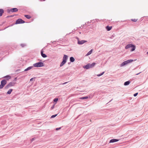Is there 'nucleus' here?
<instances>
[{
	"instance_id": "30",
	"label": "nucleus",
	"mask_w": 148,
	"mask_h": 148,
	"mask_svg": "<svg viewBox=\"0 0 148 148\" xmlns=\"http://www.w3.org/2000/svg\"><path fill=\"white\" fill-rule=\"evenodd\" d=\"M58 98H55L53 99V101L54 102H56L57 101H58Z\"/></svg>"
},
{
	"instance_id": "36",
	"label": "nucleus",
	"mask_w": 148,
	"mask_h": 148,
	"mask_svg": "<svg viewBox=\"0 0 148 148\" xmlns=\"http://www.w3.org/2000/svg\"><path fill=\"white\" fill-rule=\"evenodd\" d=\"M33 78H31V79H30V81H32L33 80Z\"/></svg>"
},
{
	"instance_id": "42",
	"label": "nucleus",
	"mask_w": 148,
	"mask_h": 148,
	"mask_svg": "<svg viewBox=\"0 0 148 148\" xmlns=\"http://www.w3.org/2000/svg\"><path fill=\"white\" fill-rule=\"evenodd\" d=\"M112 100V99L110 101V102Z\"/></svg>"
},
{
	"instance_id": "22",
	"label": "nucleus",
	"mask_w": 148,
	"mask_h": 148,
	"mask_svg": "<svg viewBox=\"0 0 148 148\" xmlns=\"http://www.w3.org/2000/svg\"><path fill=\"white\" fill-rule=\"evenodd\" d=\"M88 98V96H86V97H80L79 98V99H87Z\"/></svg>"
},
{
	"instance_id": "8",
	"label": "nucleus",
	"mask_w": 148,
	"mask_h": 148,
	"mask_svg": "<svg viewBox=\"0 0 148 148\" xmlns=\"http://www.w3.org/2000/svg\"><path fill=\"white\" fill-rule=\"evenodd\" d=\"M136 48V46L132 44H130V50L132 51H134Z\"/></svg>"
},
{
	"instance_id": "29",
	"label": "nucleus",
	"mask_w": 148,
	"mask_h": 148,
	"mask_svg": "<svg viewBox=\"0 0 148 148\" xmlns=\"http://www.w3.org/2000/svg\"><path fill=\"white\" fill-rule=\"evenodd\" d=\"M15 15H10V16H7L6 18H9V17H13Z\"/></svg>"
},
{
	"instance_id": "23",
	"label": "nucleus",
	"mask_w": 148,
	"mask_h": 148,
	"mask_svg": "<svg viewBox=\"0 0 148 148\" xmlns=\"http://www.w3.org/2000/svg\"><path fill=\"white\" fill-rule=\"evenodd\" d=\"M24 16L27 19H29L31 17L29 15H26Z\"/></svg>"
},
{
	"instance_id": "35",
	"label": "nucleus",
	"mask_w": 148,
	"mask_h": 148,
	"mask_svg": "<svg viewBox=\"0 0 148 148\" xmlns=\"http://www.w3.org/2000/svg\"><path fill=\"white\" fill-rule=\"evenodd\" d=\"M60 129H61V127H60V128H56V130H60Z\"/></svg>"
},
{
	"instance_id": "32",
	"label": "nucleus",
	"mask_w": 148,
	"mask_h": 148,
	"mask_svg": "<svg viewBox=\"0 0 148 148\" xmlns=\"http://www.w3.org/2000/svg\"><path fill=\"white\" fill-rule=\"evenodd\" d=\"M138 94V93H135V94H134V97H136V96Z\"/></svg>"
},
{
	"instance_id": "1",
	"label": "nucleus",
	"mask_w": 148,
	"mask_h": 148,
	"mask_svg": "<svg viewBox=\"0 0 148 148\" xmlns=\"http://www.w3.org/2000/svg\"><path fill=\"white\" fill-rule=\"evenodd\" d=\"M95 64L96 63L95 62H93L92 64L89 63L87 64L86 65L84 66L83 67L84 69H89L93 67Z\"/></svg>"
},
{
	"instance_id": "17",
	"label": "nucleus",
	"mask_w": 148,
	"mask_h": 148,
	"mask_svg": "<svg viewBox=\"0 0 148 148\" xmlns=\"http://www.w3.org/2000/svg\"><path fill=\"white\" fill-rule=\"evenodd\" d=\"M66 62L62 60V62H61V63L60 65V67L62 66Z\"/></svg>"
},
{
	"instance_id": "4",
	"label": "nucleus",
	"mask_w": 148,
	"mask_h": 148,
	"mask_svg": "<svg viewBox=\"0 0 148 148\" xmlns=\"http://www.w3.org/2000/svg\"><path fill=\"white\" fill-rule=\"evenodd\" d=\"M0 85V89L2 88L7 83V81L5 79H3L1 81Z\"/></svg>"
},
{
	"instance_id": "25",
	"label": "nucleus",
	"mask_w": 148,
	"mask_h": 148,
	"mask_svg": "<svg viewBox=\"0 0 148 148\" xmlns=\"http://www.w3.org/2000/svg\"><path fill=\"white\" fill-rule=\"evenodd\" d=\"M104 73V72H103L100 74H99L97 75V76L99 77L102 75Z\"/></svg>"
},
{
	"instance_id": "39",
	"label": "nucleus",
	"mask_w": 148,
	"mask_h": 148,
	"mask_svg": "<svg viewBox=\"0 0 148 148\" xmlns=\"http://www.w3.org/2000/svg\"><path fill=\"white\" fill-rule=\"evenodd\" d=\"M38 61H41V60H40V59H38Z\"/></svg>"
},
{
	"instance_id": "27",
	"label": "nucleus",
	"mask_w": 148,
	"mask_h": 148,
	"mask_svg": "<svg viewBox=\"0 0 148 148\" xmlns=\"http://www.w3.org/2000/svg\"><path fill=\"white\" fill-rule=\"evenodd\" d=\"M57 114H55V115H52V116H51V118H54L56 116H57Z\"/></svg>"
},
{
	"instance_id": "7",
	"label": "nucleus",
	"mask_w": 148,
	"mask_h": 148,
	"mask_svg": "<svg viewBox=\"0 0 148 148\" xmlns=\"http://www.w3.org/2000/svg\"><path fill=\"white\" fill-rule=\"evenodd\" d=\"M77 39L78 40L77 43L79 45H82L87 42L86 40H82L81 41H79V38H77Z\"/></svg>"
},
{
	"instance_id": "16",
	"label": "nucleus",
	"mask_w": 148,
	"mask_h": 148,
	"mask_svg": "<svg viewBox=\"0 0 148 148\" xmlns=\"http://www.w3.org/2000/svg\"><path fill=\"white\" fill-rule=\"evenodd\" d=\"M75 59L73 57H71L70 58V60L71 62H73L75 61Z\"/></svg>"
},
{
	"instance_id": "41",
	"label": "nucleus",
	"mask_w": 148,
	"mask_h": 148,
	"mask_svg": "<svg viewBox=\"0 0 148 148\" xmlns=\"http://www.w3.org/2000/svg\"><path fill=\"white\" fill-rule=\"evenodd\" d=\"M147 54H148V51L147 53Z\"/></svg>"
},
{
	"instance_id": "15",
	"label": "nucleus",
	"mask_w": 148,
	"mask_h": 148,
	"mask_svg": "<svg viewBox=\"0 0 148 148\" xmlns=\"http://www.w3.org/2000/svg\"><path fill=\"white\" fill-rule=\"evenodd\" d=\"M33 67V66H31L29 67L28 68H27V69H25L24 70V71H28V70L31 69Z\"/></svg>"
},
{
	"instance_id": "44",
	"label": "nucleus",
	"mask_w": 148,
	"mask_h": 148,
	"mask_svg": "<svg viewBox=\"0 0 148 148\" xmlns=\"http://www.w3.org/2000/svg\"><path fill=\"white\" fill-rule=\"evenodd\" d=\"M70 62H69V64H70Z\"/></svg>"
},
{
	"instance_id": "2",
	"label": "nucleus",
	"mask_w": 148,
	"mask_h": 148,
	"mask_svg": "<svg viewBox=\"0 0 148 148\" xmlns=\"http://www.w3.org/2000/svg\"><path fill=\"white\" fill-rule=\"evenodd\" d=\"M44 66V64L41 62H39L33 64V66L36 67H42Z\"/></svg>"
},
{
	"instance_id": "5",
	"label": "nucleus",
	"mask_w": 148,
	"mask_h": 148,
	"mask_svg": "<svg viewBox=\"0 0 148 148\" xmlns=\"http://www.w3.org/2000/svg\"><path fill=\"white\" fill-rule=\"evenodd\" d=\"M25 22L21 18H18L17 20L15 23V24H22L25 23Z\"/></svg>"
},
{
	"instance_id": "20",
	"label": "nucleus",
	"mask_w": 148,
	"mask_h": 148,
	"mask_svg": "<svg viewBox=\"0 0 148 148\" xmlns=\"http://www.w3.org/2000/svg\"><path fill=\"white\" fill-rule=\"evenodd\" d=\"M130 84V80H128L127 81L125 82L124 83V85L125 86H127Z\"/></svg>"
},
{
	"instance_id": "37",
	"label": "nucleus",
	"mask_w": 148,
	"mask_h": 148,
	"mask_svg": "<svg viewBox=\"0 0 148 148\" xmlns=\"http://www.w3.org/2000/svg\"><path fill=\"white\" fill-rule=\"evenodd\" d=\"M68 82H65V83H64L63 84H66V83H67Z\"/></svg>"
},
{
	"instance_id": "9",
	"label": "nucleus",
	"mask_w": 148,
	"mask_h": 148,
	"mask_svg": "<svg viewBox=\"0 0 148 148\" xmlns=\"http://www.w3.org/2000/svg\"><path fill=\"white\" fill-rule=\"evenodd\" d=\"M129 63H130V60H128L122 63L121 64V66H123Z\"/></svg>"
},
{
	"instance_id": "11",
	"label": "nucleus",
	"mask_w": 148,
	"mask_h": 148,
	"mask_svg": "<svg viewBox=\"0 0 148 148\" xmlns=\"http://www.w3.org/2000/svg\"><path fill=\"white\" fill-rule=\"evenodd\" d=\"M68 57L66 55H64V56L62 60L66 62L67 60L68 59Z\"/></svg>"
},
{
	"instance_id": "43",
	"label": "nucleus",
	"mask_w": 148,
	"mask_h": 148,
	"mask_svg": "<svg viewBox=\"0 0 148 148\" xmlns=\"http://www.w3.org/2000/svg\"><path fill=\"white\" fill-rule=\"evenodd\" d=\"M70 62H69V64H70Z\"/></svg>"
},
{
	"instance_id": "13",
	"label": "nucleus",
	"mask_w": 148,
	"mask_h": 148,
	"mask_svg": "<svg viewBox=\"0 0 148 148\" xmlns=\"http://www.w3.org/2000/svg\"><path fill=\"white\" fill-rule=\"evenodd\" d=\"M112 28V26H109L108 25L106 27V28L108 31H109L111 30Z\"/></svg>"
},
{
	"instance_id": "24",
	"label": "nucleus",
	"mask_w": 148,
	"mask_h": 148,
	"mask_svg": "<svg viewBox=\"0 0 148 148\" xmlns=\"http://www.w3.org/2000/svg\"><path fill=\"white\" fill-rule=\"evenodd\" d=\"M93 50L92 49H91L90 51H89L87 54L86 55V56H88L90 55L92 52V51Z\"/></svg>"
},
{
	"instance_id": "3",
	"label": "nucleus",
	"mask_w": 148,
	"mask_h": 148,
	"mask_svg": "<svg viewBox=\"0 0 148 148\" xmlns=\"http://www.w3.org/2000/svg\"><path fill=\"white\" fill-rule=\"evenodd\" d=\"M15 83L13 82H11L8 84L5 87V89H8L9 88L14 86Z\"/></svg>"
},
{
	"instance_id": "38",
	"label": "nucleus",
	"mask_w": 148,
	"mask_h": 148,
	"mask_svg": "<svg viewBox=\"0 0 148 148\" xmlns=\"http://www.w3.org/2000/svg\"><path fill=\"white\" fill-rule=\"evenodd\" d=\"M46 0H40V1H45Z\"/></svg>"
},
{
	"instance_id": "6",
	"label": "nucleus",
	"mask_w": 148,
	"mask_h": 148,
	"mask_svg": "<svg viewBox=\"0 0 148 148\" xmlns=\"http://www.w3.org/2000/svg\"><path fill=\"white\" fill-rule=\"evenodd\" d=\"M18 10V9L16 8H11L10 10L8 9L7 12H17Z\"/></svg>"
},
{
	"instance_id": "19",
	"label": "nucleus",
	"mask_w": 148,
	"mask_h": 148,
	"mask_svg": "<svg viewBox=\"0 0 148 148\" xmlns=\"http://www.w3.org/2000/svg\"><path fill=\"white\" fill-rule=\"evenodd\" d=\"M12 90H13L12 89H10L8 91V92L7 93V94H9V95L11 93L12 91Z\"/></svg>"
},
{
	"instance_id": "21",
	"label": "nucleus",
	"mask_w": 148,
	"mask_h": 148,
	"mask_svg": "<svg viewBox=\"0 0 148 148\" xmlns=\"http://www.w3.org/2000/svg\"><path fill=\"white\" fill-rule=\"evenodd\" d=\"M20 45V46H21V47H22L23 48V47H25L27 45L25 43H22V44H21Z\"/></svg>"
},
{
	"instance_id": "33",
	"label": "nucleus",
	"mask_w": 148,
	"mask_h": 148,
	"mask_svg": "<svg viewBox=\"0 0 148 148\" xmlns=\"http://www.w3.org/2000/svg\"><path fill=\"white\" fill-rule=\"evenodd\" d=\"M35 140V138H32L31 141L32 142L33 140Z\"/></svg>"
},
{
	"instance_id": "26",
	"label": "nucleus",
	"mask_w": 148,
	"mask_h": 148,
	"mask_svg": "<svg viewBox=\"0 0 148 148\" xmlns=\"http://www.w3.org/2000/svg\"><path fill=\"white\" fill-rule=\"evenodd\" d=\"M130 48V44H128L127 46H126L125 47V48L126 49H127Z\"/></svg>"
},
{
	"instance_id": "12",
	"label": "nucleus",
	"mask_w": 148,
	"mask_h": 148,
	"mask_svg": "<svg viewBox=\"0 0 148 148\" xmlns=\"http://www.w3.org/2000/svg\"><path fill=\"white\" fill-rule=\"evenodd\" d=\"M119 140L117 139H112L111 140H110L109 143H114V142H117V141H118Z\"/></svg>"
},
{
	"instance_id": "18",
	"label": "nucleus",
	"mask_w": 148,
	"mask_h": 148,
	"mask_svg": "<svg viewBox=\"0 0 148 148\" xmlns=\"http://www.w3.org/2000/svg\"><path fill=\"white\" fill-rule=\"evenodd\" d=\"M3 77L4 78H6L7 80H8L9 79L11 78V77L9 75H7L4 77Z\"/></svg>"
},
{
	"instance_id": "14",
	"label": "nucleus",
	"mask_w": 148,
	"mask_h": 148,
	"mask_svg": "<svg viewBox=\"0 0 148 148\" xmlns=\"http://www.w3.org/2000/svg\"><path fill=\"white\" fill-rule=\"evenodd\" d=\"M4 13V10L2 9H0V16H1Z\"/></svg>"
},
{
	"instance_id": "28",
	"label": "nucleus",
	"mask_w": 148,
	"mask_h": 148,
	"mask_svg": "<svg viewBox=\"0 0 148 148\" xmlns=\"http://www.w3.org/2000/svg\"><path fill=\"white\" fill-rule=\"evenodd\" d=\"M131 20L133 21L136 22L137 21V19H131Z\"/></svg>"
},
{
	"instance_id": "40",
	"label": "nucleus",
	"mask_w": 148,
	"mask_h": 148,
	"mask_svg": "<svg viewBox=\"0 0 148 148\" xmlns=\"http://www.w3.org/2000/svg\"><path fill=\"white\" fill-rule=\"evenodd\" d=\"M14 80H16V78H15Z\"/></svg>"
},
{
	"instance_id": "34",
	"label": "nucleus",
	"mask_w": 148,
	"mask_h": 148,
	"mask_svg": "<svg viewBox=\"0 0 148 148\" xmlns=\"http://www.w3.org/2000/svg\"><path fill=\"white\" fill-rule=\"evenodd\" d=\"M54 105H53V106H52L51 107V109H53L54 108Z\"/></svg>"
},
{
	"instance_id": "31",
	"label": "nucleus",
	"mask_w": 148,
	"mask_h": 148,
	"mask_svg": "<svg viewBox=\"0 0 148 148\" xmlns=\"http://www.w3.org/2000/svg\"><path fill=\"white\" fill-rule=\"evenodd\" d=\"M136 59H135V60H132V59H130V63L132 62L133 61H134L136 60Z\"/></svg>"
},
{
	"instance_id": "10",
	"label": "nucleus",
	"mask_w": 148,
	"mask_h": 148,
	"mask_svg": "<svg viewBox=\"0 0 148 148\" xmlns=\"http://www.w3.org/2000/svg\"><path fill=\"white\" fill-rule=\"evenodd\" d=\"M43 49L41 50L40 53L42 56L43 58H45L47 57V56L45 54L43 53Z\"/></svg>"
}]
</instances>
